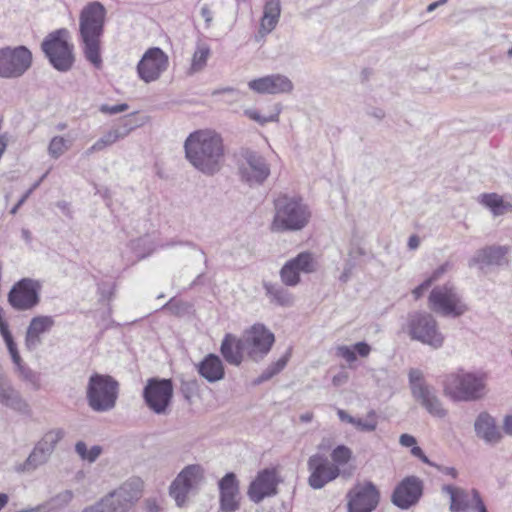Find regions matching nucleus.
Here are the masks:
<instances>
[{
  "instance_id": "27",
  "label": "nucleus",
  "mask_w": 512,
  "mask_h": 512,
  "mask_svg": "<svg viewBox=\"0 0 512 512\" xmlns=\"http://www.w3.org/2000/svg\"><path fill=\"white\" fill-rule=\"evenodd\" d=\"M474 428L477 436L484 439L486 442L495 443L501 438L494 418L487 412H482L478 415Z\"/></svg>"
},
{
  "instance_id": "7",
  "label": "nucleus",
  "mask_w": 512,
  "mask_h": 512,
  "mask_svg": "<svg viewBox=\"0 0 512 512\" xmlns=\"http://www.w3.org/2000/svg\"><path fill=\"white\" fill-rule=\"evenodd\" d=\"M119 383L107 374L93 373L86 387L89 407L96 412L112 410L118 398Z\"/></svg>"
},
{
  "instance_id": "55",
  "label": "nucleus",
  "mask_w": 512,
  "mask_h": 512,
  "mask_svg": "<svg viewBox=\"0 0 512 512\" xmlns=\"http://www.w3.org/2000/svg\"><path fill=\"white\" fill-rule=\"evenodd\" d=\"M175 245H187L194 250H198L200 252V254L204 257V264L207 266L208 260L205 256V252L194 242H192V241H185V242L184 241H178V242L172 241V242L166 244V246H175Z\"/></svg>"
},
{
  "instance_id": "39",
  "label": "nucleus",
  "mask_w": 512,
  "mask_h": 512,
  "mask_svg": "<svg viewBox=\"0 0 512 512\" xmlns=\"http://www.w3.org/2000/svg\"><path fill=\"white\" fill-rule=\"evenodd\" d=\"M377 414L374 410H370L367 413V418L365 420L361 418H356L353 425L362 432H373L377 428Z\"/></svg>"
},
{
  "instance_id": "9",
  "label": "nucleus",
  "mask_w": 512,
  "mask_h": 512,
  "mask_svg": "<svg viewBox=\"0 0 512 512\" xmlns=\"http://www.w3.org/2000/svg\"><path fill=\"white\" fill-rule=\"evenodd\" d=\"M173 394L172 380L158 377L149 378L142 391L145 405L156 415L169 414Z\"/></svg>"
},
{
  "instance_id": "10",
  "label": "nucleus",
  "mask_w": 512,
  "mask_h": 512,
  "mask_svg": "<svg viewBox=\"0 0 512 512\" xmlns=\"http://www.w3.org/2000/svg\"><path fill=\"white\" fill-rule=\"evenodd\" d=\"M428 300L431 310L443 316L457 318L468 311V306L463 302L462 297L453 286L448 284L434 287Z\"/></svg>"
},
{
  "instance_id": "44",
  "label": "nucleus",
  "mask_w": 512,
  "mask_h": 512,
  "mask_svg": "<svg viewBox=\"0 0 512 512\" xmlns=\"http://www.w3.org/2000/svg\"><path fill=\"white\" fill-rule=\"evenodd\" d=\"M64 435V430L61 428H57L48 431L42 438L44 439V444L48 443L51 447L55 449L57 443L64 437Z\"/></svg>"
},
{
  "instance_id": "63",
  "label": "nucleus",
  "mask_w": 512,
  "mask_h": 512,
  "mask_svg": "<svg viewBox=\"0 0 512 512\" xmlns=\"http://www.w3.org/2000/svg\"><path fill=\"white\" fill-rule=\"evenodd\" d=\"M290 353H286V355L282 356L279 360L272 363L271 366L274 368V370L279 373L281 370L284 369L286 366L288 359H289Z\"/></svg>"
},
{
  "instance_id": "6",
  "label": "nucleus",
  "mask_w": 512,
  "mask_h": 512,
  "mask_svg": "<svg viewBox=\"0 0 512 512\" xmlns=\"http://www.w3.org/2000/svg\"><path fill=\"white\" fill-rule=\"evenodd\" d=\"M411 340L439 349L444 344V335L438 327L434 316L424 311L410 312L406 324L402 327Z\"/></svg>"
},
{
  "instance_id": "17",
  "label": "nucleus",
  "mask_w": 512,
  "mask_h": 512,
  "mask_svg": "<svg viewBox=\"0 0 512 512\" xmlns=\"http://www.w3.org/2000/svg\"><path fill=\"white\" fill-rule=\"evenodd\" d=\"M423 491L424 483L419 477L406 476L394 488L391 502L402 510H408L419 502Z\"/></svg>"
},
{
  "instance_id": "41",
  "label": "nucleus",
  "mask_w": 512,
  "mask_h": 512,
  "mask_svg": "<svg viewBox=\"0 0 512 512\" xmlns=\"http://www.w3.org/2000/svg\"><path fill=\"white\" fill-rule=\"evenodd\" d=\"M244 114L251 120L260 124L261 126H264L265 124L270 122H278L280 110L278 109L274 114H271L269 116H262L257 110L246 109L244 111Z\"/></svg>"
},
{
  "instance_id": "20",
  "label": "nucleus",
  "mask_w": 512,
  "mask_h": 512,
  "mask_svg": "<svg viewBox=\"0 0 512 512\" xmlns=\"http://www.w3.org/2000/svg\"><path fill=\"white\" fill-rule=\"evenodd\" d=\"M280 478L274 468H265L259 471L255 479L250 483L247 491L249 499L258 504L266 497L274 496L278 493V484Z\"/></svg>"
},
{
  "instance_id": "34",
  "label": "nucleus",
  "mask_w": 512,
  "mask_h": 512,
  "mask_svg": "<svg viewBox=\"0 0 512 512\" xmlns=\"http://www.w3.org/2000/svg\"><path fill=\"white\" fill-rule=\"evenodd\" d=\"M55 321L52 316L48 315H40L35 316L31 319L30 324L28 326V330L31 333L36 335H41L43 333L49 332L51 328L54 326Z\"/></svg>"
},
{
  "instance_id": "47",
  "label": "nucleus",
  "mask_w": 512,
  "mask_h": 512,
  "mask_svg": "<svg viewBox=\"0 0 512 512\" xmlns=\"http://www.w3.org/2000/svg\"><path fill=\"white\" fill-rule=\"evenodd\" d=\"M117 140H119V136L115 132V130L111 129L107 133H105L101 138L97 140V143L99 144L100 148L103 150L107 146L112 145Z\"/></svg>"
},
{
  "instance_id": "18",
  "label": "nucleus",
  "mask_w": 512,
  "mask_h": 512,
  "mask_svg": "<svg viewBox=\"0 0 512 512\" xmlns=\"http://www.w3.org/2000/svg\"><path fill=\"white\" fill-rule=\"evenodd\" d=\"M348 512H372L376 509L380 493L371 481L355 485L347 494Z\"/></svg>"
},
{
  "instance_id": "21",
  "label": "nucleus",
  "mask_w": 512,
  "mask_h": 512,
  "mask_svg": "<svg viewBox=\"0 0 512 512\" xmlns=\"http://www.w3.org/2000/svg\"><path fill=\"white\" fill-rule=\"evenodd\" d=\"M508 252V246L486 245L474 252L467 265L469 268H477L481 271L490 267H503L508 265Z\"/></svg>"
},
{
  "instance_id": "38",
  "label": "nucleus",
  "mask_w": 512,
  "mask_h": 512,
  "mask_svg": "<svg viewBox=\"0 0 512 512\" xmlns=\"http://www.w3.org/2000/svg\"><path fill=\"white\" fill-rule=\"evenodd\" d=\"M69 141L61 136H55L51 139L48 147L49 155L55 159L59 158L69 149Z\"/></svg>"
},
{
  "instance_id": "48",
  "label": "nucleus",
  "mask_w": 512,
  "mask_h": 512,
  "mask_svg": "<svg viewBox=\"0 0 512 512\" xmlns=\"http://www.w3.org/2000/svg\"><path fill=\"white\" fill-rule=\"evenodd\" d=\"M473 507L472 510L477 512H488L486 505L477 489L471 490Z\"/></svg>"
},
{
  "instance_id": "45",
  "label": "nucleus",
  "mask_w": 512,
  "mask_h": 512,
  "mask_svg": "<svg viewBox=\"0 0 512 512\" xmlns=\"http://www.w3.org/2000/svg\"><path fill=\"white\" fill-rule=\"evenodd\" d=\"M0 334L5 343L14 340L9 330V324L5 320V311L2 307H0Z\"/></svg>"
},
{
  "instance_id": "15",
  "label": "nucleus",
  "mask_w": 512,
  "mask_h": 512,
  "mask_svg": "<svg viewBox=\"0 0 512 512\" xmlns=\"http://www.w3.org/2000/svg\"><path fill=\"white\" fill-rule=\"evenodd\" d=\"M242 157L243 163L239 166L241 180L249 186L263 184L270 175V167L266 159L250 149H245Z\"/></svg>"
},
{
  "instance_id": "58",
  "label": "nucleus",
  "mask_w": 512,
  "mask_h": 512,
  "mask_svg": "<svg viewBox=\"0 0 512 512\" xmlns=\"http://www.w3.org/2000/svg\"><path fill=\"white\" fill-rule=\"evenodd\" d=\"M73 498V493L70 490H66L64 492L59 493L55 498L54 501L57 502L60 505H66L68 504Z\"/></svg>"
},
{
  "instance_id": "62",
  "label": "nucleus",
  "mask_w": 512,
  "mask_h": 512,
  "mask_svg": "<svg viewBox=\"0 0 512 512\" xmlns=\"http://www.w3.org/2000/svg\"><path fill=\"white\" fill-rule=\"evenodd\" d=\"M201 16L204 18L206 26L209 27L213 20V13L208 7V5H203L200 10Z\"/></svg>"
},
{
  "instance_id": "12",
  "label": "nucleus",
  "mask_w": 512,
  "mask_h": 512,
  "mask_svg": "<svg viewBox=\"0 0 512 512\" xmlns=\"http://www.w3.org/2000/svg\"><path fill=\"white\" fill-rule=\"evenodd\" d=\"M41 289L42 285L38 280L22 278L11 287L7 301L16 311L32 310L40 303Z\"/></svg>"
},
{
  "instance_id": "2",
  "label": "nucleus",
  "mask_w": 512,
  "mask_h": 512,
  "mask_svg": "<svg viewBox=\"0 0 512 512\" xmlns=\"http://www.w3.org/2000/svg\"><path fill=\"white\" fill-rule=\"evenodd\" d=\"M274 216L272 232H297L303 230L311 219L309 206L299 195L278 192L273 194Z\"/></svg>"
},
{
  "instance_id": "54",
  "label": "nucleus",
  "mask_w": 512,
  "mask_h": 512,
  "mask_svg": "<svg viewBox=\"0 0 512 512\" xmlns=\"http://www.w3.org/2000/svg\"><path fill=\"white\" fill-rule=\"evenodd\" d=\"M278 374L274 368L269 365L262 373L258 376V378L255 380V384H261L268 380H270L273 376Z\"/></svg>"
},
{
  "instance_id": "8",
  "label": "nucleus",
  "mask_w": 512,
  "mask_h": 512,
  "mask_svg": "<svg viewBox=\"0 0 512 512\" xmlns=\"http://www.w3.org/2000/svg\"><path fill=\"white\" fill-rule=\"evenodd\" d=\"M444 393L454 401H476L486 393L485 377L471 372L453 373L444 381Z\"/></svg>"
},
{
  "instance_id": "14",
  "label": "nucleus",
  "mask_w": 512,
  "mask_h": 512,
  "mask_svg": "<svg viewBox=\"0 0 512 512\" xmlns=\"http://www.w3.org/2000/svg\"><path fill=\"white\" fill-rule=\"evenodd\" d=\"M203 479V469L198 464L186 466L169 487V494L178 507L184 506L188 494L197 488Z\"/></svg>"
},
{
  "instance_id": "60",
  "label": "nucleus",
  "mask_w": 512,
  "mask_h": 512,
  "mask_svg": "<svg viewBox=\"0 0 512 512\" xmlns=\"http://www.w3.org/2000/svg\"><path fill=\"white\" fill-rule=\"evenodd\" d=\"M448 266L449 264L447 262L440 265L437 269H435L432 272L431 276L428 277V279L431 280L432 283L437 281L447 271Z\"/></svg>"
},
{
  "instance_id": "11",
  "label": "nucleus",
  "mask_w": 512,
  "mask_h": 512,
  "mask_svg": "<svg viewBox=\"0 0 512 512\" xmlns=\"http://www.w3.org/2000/svg\"><path fill=\"white\" fill-rule=\"evenodd\" d=\"M32 52L23 45L0 48V77L15 79L23 76L32 65Z\"/></svg>"
},
{
  "instance_id": "28",
  "label": "nucleus",
  "mask_w": 512,
  "mask_h": 512,
  "mask_svg": "<svg viewBox=\"0 0 512 512\" xmlns=\"http://www.w3.org/2000/svg\"><path fill=\"white\" fill-rule=\"evenodd\" d=\"M0 404L22 414L29 412V404L12 383L0 389Z\"/></svg>"
},
{
  "instance_id": "4",
  "label": "nucleus",
  "mask_w": 512,
  "mask_h": 512,
  "mask_svg": "<svg viewBox=\"0 0 512 512\" xmlns=\"http://www.w3.org/2000/svg\"><path fill=\"white\" fill-rule=\"evenodd\" d=\"M144 482L132 476L82 512H128L142 497Z\"/></svg>"
},
{
  "instance_id": "52",
  "label": "nucleus",
  "mask_w": 512,
  "mask_h": 512,
  "mask_svg": "<svg viewBox=\"0 0 512 512\" xmlns=\"http://www.w3.org/2000/svg\"><path fill=\"white\" fill-rule=\"evenodd\" d=\"M338 355L343 357L348 362H354L357 359L354 349H351L348 346L338 347Z\"/></svg>"
},
{
  "instance_id": "43",
  "label": "nucleus",
  "mask_w": 512,
  "mask_h": 512,
  "mask_svg": "<svg viewBox=\"0 0 512 512\" xmlns=\"http://www.w3.org/2000/svg\"><path fill=\"white\" fill-rule=\"evenodd\" d=\"M17 371L20 375V377L26 381L31 383L33 386L38 388V381L39 377L36 372H34L32 369H30L27 365H25L23 362L20 365L16 366Z\"/></svg>"
},
{
  "instance_id": "64",
  "label": "nucleus",
  "mask_w": 512,
  "mask_h": 512,
  "mask_svg": "<svg viewBox=\"0 0 512 512\" xmlns=\"http://www.w3.org/2000/svg\"><path fill=\"white\" fill-rule=\"evenodd\" d=\"M75 451L80 456V458L84 460L88 452V447L85 442L78 441L75 445Z\"/></svg>"
},
{
  "instance_id": "16",
  "label": "nucleus",
  "mask_w": 512,
  "mask_h": 512,
  "mask_svg": "<svg viewBox=\"0 0 512 512\" xmlns=\"http://www.w3.org/2000/svg\"><path fill=\"white\" fill-rule=\"evenodd\" d=\"M307 468L310 472L308 484L313 489H321L340 475V468L324 454L316 453L309 457Z\"/></svg>"
},
{
  "instance_id": "49",
  "label": "nucleus",
  "mask_w": 512,
  "mask_h": 512,
  "mask_svg": "<svg viewBox=\"0 0 512 512\" xmlns=\"http://www.w3.org/2000/svg\"><path fill=\"white\" fill-rule=\"evenodd\" d=\"M42 343L39 335L31 333L28 329L25 335V346L29 351L35 350Z\"/></svg>"
},
{
  "instance_id": "3",
  "label": "nucleus",
  "mask_w": 512,
  "mask_h": 512,
  "mask_svg": "<svg viewBox=\"0 0 512 512\" xmlns=\"http://www.w3.org/2000/svg\"><path fill=\"white\" fill-rule=\"evenodd\" d=\"M106 9L98 1L88 3L80 12L79 33L83 53L87 61L96 68L102 66L100 38L104 32Z\"/></svg>"
},
{
  "instance_id": "26",
  "label": "nucleus",
  "mask_w": 512,
  "mask_h": 512,
  "mask_svg": "<svg viewBox=\"0 0 512 512\" xmlns=\"http://www.w3.org/2000/svg\"><path fill=\"white\" fill-rule=\"evenodd\" d=\"M412 396L432 416L444 418L447 415V411L443 408L442 402L437 396L434 387L429 386L424 389L419 388L417 389L416 394H413Z\"/></svg>"
},
{
  "instance_id": "36",
  "label": "nucleus",
  "mask_w": 512,
  "mask_h": 512,
  "mask_svg": "<svg viewBox=\"0 0 512 512\" xmlns=\"http://www.w3.org/2000/svg\"><path fill=\"white\" fill-rule=\"evenodd\" d=\"M209 55L210 48L206 44L198 45L192 57L190 70L192 72H198L202 70L206 66Z\"/></svg>"
},
{
  "instance_id": "37",
  "label": "nucleus",
  "mask_w": 512,
  "mask_h": 512,
  "mask_svg": "<svg viewBox=\"0 0 512 512\" xmlns=\"http://www.w3.org/2000/svg\"><path fill=\"white\" fill-rule=\"evenodd\" d=\"M280 277L286 286H296L300 282V273L289 260L281 268Z\"/></svg>"
},
{
  "instance_id": "31",
  "label": "nucleus",
  "mask_w": 512,
  "mask_h": 512,
  "mask_svg": "<svg viewBox=\"0 0 512 512\" xmlns=\"http://www.w3.org/2000/svg\"><path fill=\"white\" fill-rule=\"evenodd\" d=\"M263 288L271 302L281 306L292 305L293 297L283 285L279 283L264 282Z\"/></svg>"
},
{
  "instance_id": "19",
  "label": "nucleus",
  "mask_w": 512,
  "mask_h": 512,
  "mask_svg": "<svg viewBox=\"0 0 512 512\" xmlns=\"http://www.w3.org/2000/svg\"><path fill=\"white\" fill-rule=\"evenodd\" d=\"M168 67V56L159 47L149 48L137 64V73L146 83L157 80Z\"/></svg>"
},
{
  "instance_id": "1",
  "label": "nucleus",
  "mask_w": 512,
  "mask_h": 512,
  "mask_svg": "<svg viewBox=\"0 0 512 512\" xmlns=\"http://www.w3.org/2000/svg\"><path fill=\"white\" fill-rule=\"evenodd\" d=\"M187 161L201 173L213 176L220 171L225 157L223 139L212 130H196L184 141Z\"/></svg>"
},
{
  "instance_id": "59",
  "label": "nucleus",
  "mask_w": 512,
  "mask_h": 512,
  "mask_svg": "<svg viewBox=\"0 0 512 512\" xmlns=\"http://www.w3.org/2000/svg\"><path fill=\"white\" fill-rule=\"evenodd\" d=\"M433 283L428 278L424 280L420 285H418L414 290L413 294L416 299L420 298L423 293L432 285Z\"/></svg>"
},
{
  "instance_id": "30",
  "label": "nucleus",
  "mask_w": 512,
  "mask_h": 512,
  "mask_svg": "<svg viewBox=\"0 0 512 512\" xmlns=\"http://www.w3.org/2000/svg\"><path fill=\"white\" fill-rule=\"evenodd\" d=\"M442 490L450 496L451 512H467L472 509L473 504L470 503L469 493L465 489L444 485Z\"/></svg>"
},
{
  "instance_id": "5",
  "label": "nucleus",
  "mask_w": 512,
  "mask_h": 512,
  "mask_svg": "<svg viewBox=\"0 0 512 512\" xmlns=\"http://www.w3.org/2000/svg\"><path fill=\"white\" fill-rule=\"evenodd\" d=\"M69 31L66 28L49 33L41 43V50L50 65L59 72H68L74 64V46L69 42Z\"/></svg>"
},
{
  "instance_id": "51",
  "label": "nucleus",
  "mask_w": 512,
  "mask_h": 512,
  "mask_svg": "<svg viewBox=\"0 0 512 512\" xmlns=\"http://www.w3.org/2000/svg\"><path fill=\"white\" fill-rule=\"evenodd\" d=\"M5 344H6L8 352H9L11 359H12L13 363L15 364V366L20 365L23 361L19 354V351H18L15 341L11 340Z\"/></svg>"
},
{
  "instance_id": "53",
  "label": "nucleus",
  "mask_w": 512,
  "mask_h": 512,
  "mask_svg": "<svg viewBox=\"0 0 512 512\" xmlns=\"http://www.w3.org/2000/svg\"><path fill=\"white\" fill-rule=\"evenodd\" d=\"M182 392L186 399H189L192 394L198 389V384L196 380H191L182 383Z\"/></svg>"
},
{
  "instance_id": "22",
  "label": "nucleus",
  "mask_w": 512,
  "mask_h": 512,
  "mask_svg": "<svg viewBox=\"0 0 512 512\" xmlns=\"http://www.w3.org/2000/svg\"><path fill=\"white\" fill-rule=\"evenodd\" d=\"M220 509L222 512H236L239 507V481L233 472L226 473L218 482Z\"/></svg>"
},
{
  "instance_id": "56",
  "label": "nucleus",
  "mask_w": 512,
  "mask_h": 512,
  "mask_svg": "<svg viewBox=\"0 0 512 512\" xmlns=\"http://www.w3.org/2000/svg\"><path fill=\"white\" fill-rule=\"evenodd\" d=\"M371 351V347L368 343L362 341L354 345V352L360 357H367Z\"/></svg>"
},
{
  "instance_id": "24",
  "label": "nucleus",
  "mask_w": 512,
  "mask_h": 512,
  "mask_svg": "<svg viewBox=\"0 0 512 512\" xmlns=\"http://www.w3.org/2000/svg\"><path fill=\"white\" fill-rule=\"evenodd\" d=\"M245 352V342H243L242 337H237L232 333L224 335L220 353L228 364L239 366L243 361Z\"/></svg>"
},
{
  "instance_id": "35",
  "label": "nucleus",
  "mask_w": 512,
  "mask_h": 512,
  "mask_svg": "<svg viewBox=\"0 0 512 512\" xmlns=\"http://www.w3.org/2000/svg\"><path fill=\"white\" fill-rule=\"evenodd\" d=\"M49 459V456L37 447H34L26 461L22 466L23 471H33L40 465L45 464Z\"/></svg>"
},
{
  "instance_id": "46",
  "label": "nucleus",
  "mask_w": 512,
  "mask_h": 512,
  "mask_svg": "<svg viewBox=\"0 0 512 512\" xmlns=\"http://www.w3.org/2000/svg\"><path fill=\"white\" fill-rule=\"evenodd\" d=\"M128 108H129V106L126 103H121V104H116V105L102 104L99 108V111L104 114L114 115V114L125 112Z\"/></svg>"
},
{
  "instance_id": "29",
  "label": "nucleus",
  "mask_w": 512,
  "mask_h": 512,
  "mask_svg": "<svg viewBox=\"0 0 512 512\" xmlns=\"http://www.w3.org/2000/svg\"><path fill=\"white\" fill-rule=\"evenodd\" d=\"M280 13V0H265L263 16L259 28L261 37L269 34L276 27Z\"/></svg>"
},
{
  "instance_id": "33",
  "label": "nucleus",
  "mask_w": 512,
  "mask_h": 512,
  "mask_svg": "<svg viewBox=\"0 0 512 512\" xmlns=\"http://www.w3.org/2000/svg\"><path fill=\"white\" fill-rule=\"evenodd\" d=\"M299 273H313L317 270V262L310 252H301L289 260Z\"/></svg>"
},
{
  "instance_id": "57",
  "label": "nucleus",
  "mask_w": 512,
  "mask_h": 512,
  "mask_svg": "<svg viewBox=\"0 0 512 512\" xmlns=\"http://www.w3.org/2000/svg\"><path fill=\"white\" fill-rule=\"evenodd\" d=\"M101 453L102 447L99 445H94L90 449H88L87 455L84 460L88 461L89 463H93L97 460Z\"/></svg>"
},
{
  "instance_id": "50",
  "label": "nucleus",
  "mask_w": 512,
  "mask_h": 512,
  "mask_svg": "<svg viewBox=\"0 0 512 512\" xmlns=\"http://www.w3.org/2000/svg\"><path fill=\"white\" fill-rule=\"evenodd\" d=\"M135 128V125L132 124L131 119L125 118L122 122V124L113 130L117 133L119 136V139L125 138L133 129Z\"/></svg>"
},
{
  "instance_id": "40",
  "label": "nucleus",
  "mask_w": 512,
  "mask_h": 512,
  "mask_svg": "<svg viewBox=\"0 0 512 512\" xmlns=\"http://www.w3.org/2000/svg\"><path fill=\"white\" fill-rule=\"evenodd\" d=\"M352 457V451L345 445H338L335 447L331 453V458L334 465L338 467L340 465H345L350 461Z\"/></svg>"
},
{
  "instance_id": "23",
  "label": "nucleus",
  "mask_w": 512,
  "mask_h": 512,
  "mask_svg": "<svg viewBox=\"0 0 512 512\" xmlns=\"http://www.w3.org/2000/svg\"><path fill=\"white\" fill-rule=\"evenodd\" d=\"M248 86L259 94L289 93L294 87L292 81L282 74H272L253 79L248 83Z\"/></svg>"
},
{
  "instance_id": "25",
  "label": "nucleus",
  "mask_w": 512,
  "mask_h": 512,
  "mask_svg": "<svg viewBox=\"0 0 512 512\" xmlns=\"http://www.w3.org/2000/svg\"><path fill=\"white\" fill-rule=\"evenodd\" d=\"M197 372L210 383L220 381L225 376L224 365L220 357L210 353L196 365Z\"/></svg>"
},
{
  "instance_id": "32",
  "label": "nucleus",
  "mask_w": 512,
  "mask_h": 512,
  "mask_svg": "<svg viewBox=\"0 0 512 512\" xmlns=\"http://www.w3.org/2000/svg\"><path fill=\"white\" fill-rule=\"evenodd\" d=\"M480 198V203L489 208L495 216L503 215L512 209V205L496 193H484Z\"/></svg>"
},
{
  "instance_id": "61",
  "label": "nucleus",
  "mask_w": 512,
  "mask_h": 512,
  "mask_svg": "<svg viewBox=\"0 0 512 512\" xmlns=\"http://www.w3.org/2000/svg\"><path fill=\"white\" fill-rule=\"evenodd\" d=\"M399 443L404 447L412 448L417 443V441L414 436L404 433V434L400 435Z\"/></svg>"
},
{
  "instance_id": "13",
  "label": "nucleus",
  "mask_w": 512,
  "mask_h": 512,
  "mask_svg": "<svg viewBox=\"0 0 512 512\" xmlns=\"http://www.w3.org/2000/svg\"><path fill=\"white\" fill-rule=\"evenodd\" d=\"M242 340L245 342L248 357L259 361L270 352L275 337L263 324L257 323L244 331Z\"/></svg>"
},
{
  "instance_id": "42",
  "label": "nucleus",
  "mask_w": 512,
  "mask_h": 512,
  "mask_svg": "<svg viewBox=\"0 0 512 512\" xmlns=\"http://www.w3.org/2000/svg\"><path fill=\"white\" fill-rule=\"evenodd\" d=\"M408 376H409V385H410L412 395L416 394L417 389H419V388L424 389V388H427L430 386L424 381L423 373L419 369H416V368L410 369Z\"/></svg>"
}]
</instances>
